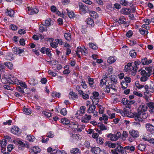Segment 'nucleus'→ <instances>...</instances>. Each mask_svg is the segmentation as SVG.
<instances>
[{"mask_svg": "<svg viewBox=\"0 0 154 154\" xmlns=\"http://www.w3.org/2000/svg\"><path fill=\"white\" fill-rule=\"evenodd\" d=\"M65 12L67 14L69 17L70 18H73L74 17V13L72 11H69V10L67 9L66 10V12Z\"/></svg>", "mask_w": 154, "mask_h": 154, "instance_id": "nucleus-30", "label": "nucleus"}, {"mask_svg": "<svg viewBox=\"0 0 154 154\" xmlns=\"http://www.w3.org/2000/svg\"><path fill=\"white\" fill-rule=\"evenodd\" d=\"M133 32L132 31L130 30L126 33V35L128 37H130L132 35Z\"/></svg>", "mask_w": 154, "mask_h": 154, "instance_id": "nucleus-64", "label": "nucleus"}, {"mask_svg": "<svg viewBox=\"0 0 154 154\" xmlns=\"http://www.w3.org/2000/svg\"><path fill=\"white\" fill-rule=\"evenodd\" d=\"M106 81L105 79H102L100 80V87H103L104 84L106 85Z\"/></svg>", "mask_w": 154, "mask_h": 154, "instance_id": "nucleus-52", "label": "nucleus"}, {"mask_svg": "<svg viewBox=\"0 0 154 154\" xmlns=\"http://www.w3.org/2000/svg\"><path fill=\"white\" fill-rule=\"evenodd\" d=\"M107 137L109 138V139L111 141H116L118 139L116 138L115 134H113L111 133L108 134L107 135Z\"/></svg>", "mask_w": 154, "mask_h": 154, "instance_id": "nucleus-19", "label": "nucleus"}, {"mask_svg": "<svg viewBox=\"0 0 154 154\" xmlns=\"http://www.w3.org/2000/svg\"><path fill=\"white\" fill-rule=\"evenodd\" d=\"M148 109L147 106L144 104H142L137 109L136 112H134L135 120L139 122L143 121V119H146L148 116V114L145 112Z\"/></svg>", "mask_w": 154, "mask_h": 154, "instance_id": "nucleus-1", "label": "nucleus"}, {"mask_svg": "<svg viewBox=\"0 0 154 154\" xmlns=\"http://www.w3.org/2000/svg\"><path fill=\"white\" fill-rule=\"evenodd\" d=\"M60 113L63 116L66 115L67 113V111L66 108H63L60 111Z\"/></svg>", "mask_w": 154, "mask_h": 154, "instance_id": "nucleus-57", "label": "nucleus"}, {"mask_svg": "<svg viewBox=\"0 0 154 154\" xmlns=\"http://www.w3.org/2000/svg\"><path fill=\"white\" fill-rule=\"evenodd\" d=\"M57 41H58V40L55 39L54 42H52L51 43L50 45L51 47L55 48L58 46V44H57Z\"/></svg>", "mask_w": 154, "mask_h": 154, "instance_id": "nucleus-32", "label": "nucleus"}, {"mask_svg": "<svg viewBox=\"0 0 154 154\" xmlns=\"http://www.w3.org/2000/svg\"><path fill=\"white\" fill-rule=\"evenodd\" d=\"M70 152L72 154H80V151L77 148L72 149Z\"/></svg>", "mask_w": 154, "mask_h": 154, "instance_id": "nucleus-26", "label": "nucleus"}, {"mask_svg": "<svg viewBox=\"0 0 154 154\" xmlns=\"http://www.w3.org/2000/svg\"><path fill=\"white\" fill-rule=\"evenodd\" d=\"M70 98H71L73 100L76 99L78 97V96L75 92L73 91L70 92L69 95Z\"/></svg>", "mask_w": 154, "mask_h": 154, "instance_id": "nucleus-17", "label": "nucleus"}, {"mask_svg": "<svg viewBox=\"0 0 154 154\" xmlns=\"http://www.w3.org/2000/svg\"><path fill=\"white\" fill-rule=\"evenodd\" d=\"M125 149L131 151V152L134 151L135 149V147L134 146H127L124 147Z\"/></svg>", "mask_w": 154, "mask_h": 154, "instance_id": "nucleus-42", "label": "nucleus"}, {"mask_svg": "<svg viewBox=\"0 0 154 154\" xmlns=\"http://www.w3.org/2000/svg\"><path fill=\"white\" fill-rule=\"evenodd\" d=\"M102 116L103 117V120L105 121L104 122V123H105L106 124H107V122L106 121H107V120H108V116H106V115H105V114H103V115H102Z\"/></svg>", "mask_w": 154, "mask_h": 154, "instance_id": "nucleus-61", "label": "nucleus"}, {"mask_svg": "<svg viewBox=\"0 0 154 154\" xmlns=\"http://www.w3.org/2000/svg\"><path fill=\"white\" fill-rule=\"evenodd\" d=\"M141 61L143 65H147L152 63V60L146 57H143L141 59Z\"/></svg>", "mask_w": 154, "mask_h": 154, "instance_id": "nucleus-10", "label": "nucleus"}, {"mask_svg": "<svg viewBox=\"0 0 154 154\" xmlns=\"http://www.w3.org/2000/svg\"><path fill=\"white\" fill-rule=\"evenodd\" d=\"M91 151L94 154H99L100 153V149L98 147H94L92 148Z\"/></svg>", "mask_w": 154, "mask_h": 154, "instance_id": "nucleus-20", "label": "nucleus"}, {"mask_svg": "<svg viewBox=\"0 0 154 154\" xmlns=\"http://www.w3.org/2000/svg\"><path fill=\"white\" fill-rule=\"evenodd\" d=\"M69 127L75 129H77L78 126L77 123L75 122H74L70 123Z\"/></svg>", "mask_w": 154, "mask_h": 154, "instance_id": "nucleus-27", "label": "nucleus"}, {"mask_svg": "<svg viewBox=\"0 0 154 154\" xmlns=\"http://www.w3.org/2000/svg\"><path fill=\"white\" fill-rule=\"evenodd\" d=\"M30 152L31 153L35 154H36L37 153H39L40 151V149L38 146H35L33 147L32 149H30Z\"/></svg>", "mask_w": 154, "mask_h": 154, "instance_id": "nucleus-18", "label": "nucleus"}, {"mask_svg": "<svg viewBox=\"0 0 154 154\" xmlns=\"http://www.w3.org/2000/svg\"><path fill=\"white\" fill-rule=\"evenodd\" d=\"M6 141L7 140L5 139H3L2 140V141L1 142V148H3L4 149L5 148V147L7 145Z\"/></svg>", "mask_w": 154, "mask_h": 154, "instance_id": "nucleus-46", "label": "nucleus"}, {"mask_svg": "<svg viewBox=\"0 0 154 154\" xmlns=\"http://www.w3.org/2000/svg\"><path fill=\"white\" fill-rule=\"evenodd\" d=\"M83 48H79V47H78L77 48V50L76 51V53L79 58H81V55H83Z\"/></svg>", "mask_w": 154, "mask_h": 154, "instance_id": "nucleus-15", "label": "nucleus"}, {"mask_svg": "<svg viewBox=\"0 0 154 154\" xmlns=\"http://www.w3.org/2000/svg\"><path fill=\"white\" fill-rule=\"evenodd\" d=\"M85 106H82L80 107V110H79L82 114H84L85 112Z\"/></svg>", "mask_w": 154, "mask_h": 154, "instance_id": "nucleus-55", "label": "nucleus"}, {"mask_svg": "<svg viewBox=\"0 0 154 154\" xmlns=\"http://www.w3.org/2000/svg\"><path fill=\"white\" fill-rule=\"evenodd\" d=\"M96 108V106L94 105L91 104L89 105L88 109L87 110V112L89 113L94 112Z\"/></svg>", "mask_w": 154, "mask_h": 154, "instance_id": "nucleus-16", "label": "nucleus"}, {"mask_svg": "<svg viewBox=\"0 0 154 154\" xmlns=\"http://www.w3.org/2000/svg\"><path fill=\"white\" fill-rule=\"evenodd\" d=\"M147 107H148L149 109V112L151 114L154 113L153 109H154V103L153 102H150L147 103L146 104Z\"/></svg>", "mask_w": 154, "mask_h": 154, "instance_id": "nucleus-12", "label": "nucleus"}, {"mask_svg": "<svg viewBox=\"0 0 154 154\" xmlns=\"http://www.w3.org/2000/svg\"><path fill=\"white\" fill-rule=\"evenodd\" d=\"M110 82H109L108 84L111 89L114 91V92H116V87L115 85L117 83V77L115 75H112L110 77Z\"/></svg>", "mask_w": 154, "mask_h": 154, "instance_id": "nucleus-2", "label": "nucleus"}, {"mask_svg": "<svg viewBox=\"0 0 154 154\" xmlns=\"http://www.w3.org/2000/svg\"><path fill=\"white\" fill-rule=\"evenodd\" d=\"M64 37L68 41H69L71 40V35L69 32L64 33Z\"/></svg>", "mask_w": 154, "mask_h": 154, "instance_id": "nucleus-36", "label": "nucleus"}, {"mask_svg": "<svg viewBox=\"0 0 154 154\" xmlns=\"http://www.w3.org/2000/svg\"><path fill=\"white\" fill-rule=\"evenodd\" d=\"M93 95L94 97L93 98V100H96L97 101V102H98L99 101V99L97 98L99 96V93L97 92L94 91L93 93ZM93 101V100H92Z\"/></svg>", "mask_w": 154, "mask_h": 154, "instance_id": "nucleus-25", "label": "nucleus"}, {"mask_svg": "<svg viewBox=\"0 0 154 154\" xmlns=\"http://www.w3.org/2000/svg\"><path fill=\"white\" fill-rule=\"evenodd\" d=\"M91 116L90 115H88L86 114L82 117L81 119V121L84 123H87L89 120L91 119Z\"/></svg>", "mask_w": 154, "mask_h": 154, "instance_id": "nucleus-13", "label": "nucleus"}, {"mask_svg": "<svg viewBox=\"0 0 154 154\" xmlns=\"http://www.w3.org/2000/svg\"><path fill=\"white\" fill-rule=\"evenodd\" d=\"M114 8L117 9H119L121 8V5L118 3H116L114 4Z\"/></svg>", "mask_w": 154, "mask_h": 154, "instance_id": "nucleus-62", "label": "nucleus"}, {"mask_svg": "<svg viewBox=\"0 0 154 154\" xmlns=\"http://www.w3.org/2000/svg\"><path fill=\"white\" fill-rule=\"evenodd\" d=\"M28 13L30 15L37 14L39 11V10L36 7L32 8H30L28 7Z\"/></svg>", "mask_w": 154, "mask_h": 154, "instance_id": "nucleus-9", "label": "nucleus"}, {"mask_svg": "<svg viewBox=\"0 0 154 154\" xmlns=\"http://www.w3.org/2000/svg\"><path fill=\"white\" fill-rule=\"evenodd\" d=\"M12 58V54L11 53L8 54L6 56V59L7 60H11Z\"/></svg>", "mask_w": 154, "mask_h": 154, "instance_id": "nucleus-58", "label": "nucleus"}, {"mask_svg": "<svg viewBox=\"0 0 154 154\" xmlns=\"http://www.w3.org/2000/svg\"><path fill=\"white\" fill-rule=\"evenodd\" d=\"M130 55L132 57V58H135L136 56V53L135 51L134 50H131L129 53Z\"/></svg>", "mask_w": 154, "mask_h": 154, "instance_id": "nucleus-43", "label": "nucleus"}, {"mask_svg": "<svg viewBox=\"0 0 154 154\" xmlns=\"http://www.w3.org/2000/svg\"><path fill=\"white\" fill-rule=\"evenodd\" d=\"M146 70H142L140 72L141 74L143 76L149 77L152 72V68L151 67H146L145 68Z\"/></svg>", "mask_w": 154, "mask_h": 154, "instance_id": "nucleus-4", "label": "nucleus"}, {"mask_svg": "<svg viewBox=\"0 0 154 154\" xmlns=\"http://www.w3.org/2000/svg\"><path fill=\"white\" fill-rule=\"evenodd\" d=\"M82 95V98L85 100H87L89 98V96L88 94H85L83 92V93L80 94V95Z\"/></svg>", "mask_w": 154, "mask_h": 154, "instance_id": "nucleus-53", "label": "nucleus"}, {"mask_svg": "<svg viewBox=\"0 0 154 154\" xmlns=\"http://www.w3.org/2000/svg\"><path fill=\"white\" fill-rule=\"evenodd\" d=\"M126 18L124 16H122L119 17V19H116V22H118L120 24H126Z\"/></svg>", "mask_w": 154, "mask_h": 154, "instance_id": "nucleus-8", "label": "nucleus"}, {"mask_svg": "<svg viewBox=\"0 0 154 154\" xmlns=\"http://www.w3.org/2000/svg\"><path fill=\"white\" fill-rule=\"evenodd\" d=\"M119 2L121 5L124 6L129 5V3L126 0H119Z\"/></svg>", "mask_w": 154, "mask_h": 154, "instance_id": "nucleus-34", "label": "nucleus"}, {"mask_svg": "<svg viewBox=\"0 0 154 154\" xmlns=\"http://www.w3.org/2000/svg\"><path fill=\"white\" fill-rule=\"evenodd\" d=\"M79 11L82 14H85L89 11V8L86 5L80 3L79 4Z\"/></svg>", "mask_w": 154, "mask_h": 154, "instance_id": "nucleus-3", "label": "nucleus"}, {"mask_svg": "<svg viewBox=\"0 0 154 154\" xmlns=\"http://www.w3.org/2000/svg\"><path fill=\"white\" fill-rule=\"evenodd\" d=\"M51 19H49L45 21V26H50L51 24L50 22Z\"/></svg>", "mask_w": 154, "mask_h": 154, "instance_id": "nucleus-60", "label": "nucleus"}, {"mask_svg": "<svg viewBox=\"0 0 154 154\" xmlns=\"http://www.w3.org/2000/svg\"><path fill=\"white\" fill-rule=\"evenodd\" d=\"M52 97H60V94L57 92H53L51 94Z\"/></svg>", "mask_w": 154, "mask_h": 154, "instance_id": "nucleus-54", "label": "nucleus"}, {"mask_svg": "<svg viewBox=\"0 0 154 154\" xmlns=\"http://www.w3.org/2000/svg\"><path fill=\"white\" fill-rule=\"evenodd\" d=\"M129 133L130 135L135 139L139 137V133L137 131L134 130H132L129 131Z\"/></svg>", "mask_w": 154, "mask_h": 154, "instance_id": "nucleus-6", "label": "nucleus"}, {"mask_svg": "<svg viewBox=\"0 0 154 154\" xmlns=\"http://www.w3.org/2000/svg\"><path fill=\"white\" fill-rule=\"evenodd\" d=\"M86 23L89 25L93 26L94 25V23L93 20L91 18H88L85 21Z\"/></svg>", "mask_w": 154, "mask_h": 154, "instance_id": "nucleus-23", "label": "nucleus"}, {"mask_svg": "<svg viewBox=\"0 0 154 154\" xmlns=\"http://www.w3.org/2000/svg\"><path fill=\"white\" fill-rule=\"evenodd\" d=\"M89 47L94 50H97L98 48V47L97 46L93 43H89Z\"/></svg>", "mask_w": 154, "mask_h": 154, "instance_id": "nucleus-45", "label": "nucleus"}, {"mask_svg": "<svg viewBox=\"0 0 154 154\" xmlns=\"http://www.w3.org/2000/svg\"><path fill=\"white\" fill-rule=\"evenodd\" d=\"M29 84L31 85L35 86L37 84L36 81L33 78H30L29 80Z\"/></svg>", "mask_w": 154, "mask_h": 154, "instance_id": "nucleus-31", "label": "nucleus"}, {"mask_svg": "<svg viewBox=\"0 0 154 154\" xmlns=\"http://www.w3.org/2000/svg\"><path fill=\"white\" fill-rule=\"evenodd\" d=\"M5 13L7 15L10 17H12L14 14V11L11 9H7L5 11Z\"/></svg>", "mask_w": 154, "mask_h": 154, "instance_id": "nucleus-21", "label": "nucleus"}, {"mask_svg": "<svg viewBox=\"0 0 154 154\" xmlns=\"http://www.w3.org/2000/svg\"><path fill=\"white\" fill-rule=\"evenodd\" d=\"M97 126L101 130L103 131L107 129V128L102 123H98Z\"/></svg>", "mask_w": 154, "mask_h": 154, "instance_id": "nucleus-29", "label": "nucleus"}, {"mask_svg": "<svg viewBox=\"0 0 154 154\" xmlns=\"http://www.w3.org/2000/svg\"><path fill=\"white\" fill-rule=\"evenodd\" d=\"M105 144L106 146H108L112 148H115L116 145V143H112L109 141L105 142Z\"/></svg>", "mask_w": 154, "mask_h": 154, "instance_id": "nucleus-22", "label": "nucleus"}, {"mask_svg": "<svg viewBox=\"0 0 154 154\" xmlns=\"http://www.w3.org/2000/svg\"><path fill=\"white\" fill-rule=\"evenodd\" d=\"M61 122L63 124L66 125H68L70 123L69 120L66 118L62 119H61Z\"/></svg>", "mask_w": 154, "mask_h": 154, "instance_id": "nucleus-39", "label": "nucleus"}, {"mask_svg": "<svg viewBox=\"0 0 154 154\" xmlns=\"http://www.w3.org/2000/svg\"><path fill=\"white\" fill-rule=\"evenodd\" d=\"M14 148V145L13 144H9L7 146L8 150L9 152H11Z\"/></svg>", "mask_w": 154, "mask_h": 154, "instance_id": "nucleus-59", "label": "nucleus"}, {"mask_svg": "<svg viewBox=\"0 0 154 154\" xmlns=\"http://www.w3.org/2000/svg\"><path fill=\"white\" fill-rule=\"evenodd\" d=\"M89 14L91 17H92L94 18H96L98 17V15L97 13L94 11L90 12Z\"/></svg>", "mask_w": 154, "mask_h": 154, "instance_id": "nucleus-37", "label": "nucleus"}, {"mask_svg": "<svg viewBox=\"0 0 154 154\" xmlns=\"http://www.w3.org/2000/svg\"><path fill=\"white\" fill-rule=\"evenodd\" d=\"M149 91L151 92L154 91V83H151L149 85Z\"/></svg>", "mask_w": 154, "mask_h": 154, "instance_id": "nucleus-44", "label": "nucleus"}, {"mask_svg": "<svg viewBox=\"0 0 154 154\" xmlns=\"http://www.w3.org/2000/svg\"><path fill=\"white\" fill-rule=\"evenodd\" d=\"M39 31L40 32H42L44 31H46L47 27L46 26L43 25H40L39 26Z\"/></svg>", "mask_w": 154, "mask_h": 154, "instance_id": "nucleus-38", "label": "nucleus"}, {"mask_svg": "<svg viewBox=\"0 0 154 154\" xmlns=\"http://www.w3.org/2000/svg\"><path fill=\"white\" fill-rule=\"evenodd\" d=\"M27 138L30 141H33L35 137L33 135H27Z\"/></svg>", "mask_w": 154, "mask_h": 154, "instance_id": "nucleus-49", "label": "nucleus"}, {"mask_svg": "<svg viewBox=\"0 0 154 154\" xmlns=\"http://www.w3.org/2000/svg\"><path fill=\"white\" fill-rule=\"evenodd\" d=\"M89 85L91 87H93L92 85L94 84V79L91 78L89 77L88 78Z\"/></svg>", "mask_w": 154, "mask_h": 154, "instance_id": "nucleus-50", "label": "nucleus"}, {"mask_svg": "<svg viewBox=\"0 0 154 154\" xmlns=\"http://www.w3.org/2000/svg\"><path fill=\"white\" fill-rule=\"evenodd\" d=\"M138 147L139 149L141 151H143L146 148V146L143 144H140L138 146Z\"/></svg>", "mask_w": 154, "mask_h": 154, "instance_id": "nucleus-41", "label": "nucleus"}, {"mask_svg": "<svg viewBox=\"0 0 154 154\" xmlns=\"http://www.w3.org/2000/svg\"><path fill=\"white\" fill-rule=\"evenodd\" d=\"M11 133L14 134L18 135L21 133L20 130L18 127L14 126L11 130Z\"/></svg>", "mask_w": 154, "mask_h": 154, "instance_id": "nucleus-11", "label": "nucleus"}, {"mask_svg": "<svg viewBox=\"0 0 154 154\" xmlns=\"http://www.w3.org/2000/svg\"><path fill=\"white\" fill-rule=\"evenodd\" d=\"M81 84L84 88L85 89L87 88V85L86 84L85 82L84 79L81 80Z\"/></svg>", "mask_w": 154, "mask_h": 154, "instance_id": "nucleus-51", "label": "nucleus"}, {"mask_svg": "<svg viewBox=\"0 0 154 154\" xmlns=\"http://www.w3.org/2000/svg\"><path fill=\"white\" fill-rule=\"evenodd\" d=\"M139 30L140 32V33L142 35H146L148 33V31L146 30L143 29V28H139Z\"/></svg>", "mask_w": 154, "mask_h": 154, "instance_id": "nucleus-35", "label": "nucleus"}, {"mask_svg": "<svg viewBox=\"0 0 154 154\" xmlns=\"http://www.w3.org/2000/svg\"><path fill=\"white\" fill-rule=\"evenodd\" d=\"M124 149V148H123V147L121 146H118L116 149L117 151L123 154L125 153Z\"/></svg>", "mask_w": 154, "mask_h": 154, "instance_id": "nucleus-24", "label": "nucleus"}, {"mask_svg": "<svg viewBox=\"0 0 154 154\" xmlns=\"http://www.w3.org/2000/svg\"><path fill=\"white\" fill-rule=\"evenodd\" d=\"M4 64L9 69H13V66L12 63L10 62H6Z\"/></svg>", "mask_w": 154, "mask_h": 154, "instance_id": "nucleus-33", "label": "nucleus"}, {"mask_svg": "<svg viewBox=\"0 0 154 154\" xmlns=\"http://www.w3.org/2000/svg\"><path fill=\"white\" fill-rule=\"evenodd\" d=\"M80 87L79 85H77L76 87V89L77 91L78 92V93L79 94H82L83 93V91L82 90H80Z\"/></svg>", "mask_w": 154, "mask_h": 154, "instance_id": "nucleus-63", "label": "nucleus"}, {"mask_svg": "<svg viewBox=\"0 0 154 154\" xmlns=\"http://www.w3.org/2000/svg\"><path fill=\"white\" fill-rule=\"evenodd\" d=\"M116 60V57H109L107 60V62L109 64H111L113 63Z\"/></svg>", "mask_w": 154, "mask_h": 154, "instance_id": "nucleus-28", "label": "nucleus"}, {"mask_svg": "<svg viewBox=\"0 0 154 154\" xmlns=\"http://www.w3.org/2000/svg\"><path fill=\"white\" fill-rule=\"evenodd\" d=\"M106 87L104 88V91L105 92L107 93H109L110 91V88H111L110 86H109V84L108 85H106Z\"/></svg>", "mask_w": 154, "mask_h": 154, "instance_id": "nucleus-48", "label": "nucleus"}, {"mask_svg": "<svg viewBox=\"0 0 154 154\" xmlns=\"http://www.w3.org/2000/svg\"><path fill=\"white\" fill-rule=\"evenodd\" d=\"M130 111H131L130 108L129 107H126L124 109V111L128 117L134 118L135 120L134 112L133 113H132L131 112H129Z\"/></svg>", "mask_w": 154, "mask_h": 154, "instance_id": "nucleus-5", "label": "nucleus"}, {"mask_svg": "<svg viewBox=\"0 0 154 154\" xmlns=\"http://www.w3.org/2000/svg\"><path fill=\"white\" fill-rule=\"evenodd\" d=\"M103 139L102 137H99L97 138V141L98 143L100 144H102L103 143Z\"/></svg>", "mask_w": 154, "mask_h": 154, "instance_id": "nucleus-56", "label": "nucleus"}, {"mask_svg": "<svg viewBox=\"0 0 154 154\" xmlns=\"http://www.w3.org/2000/svg\"><path fill=\"white\" fill-rule=\"evenodd\" d=\"M23 110V112L24 114L29 115L31 113L30 110L29 109L25 107V106L24 107Z\"/></svg>", "mask_w": 154, "mask_h": 154, "instance_id": "nucleus-40", "label": "nucleus"}, {"mask_svg": "<svg viewBox=\"0 0 154 154\" xmlns=\"http://www.w3.org/2000/svg\"><path fill=\"white\" fill-rule=\"evenodd\" d=\"M120 13L124 15H128L130 14L131 10L129 8H123L120 10Z\"/></svg>", "mask_w": 154, "mask_h": 154, "instance_id": "nucleus-7", "label": "nucleus"}, {"mask_svg": "<svg viewBox=\"0 0 154 154\" xmlns=\"http://www.w3.org/2000/svg\"><path fill=\"white\" fill-rule=\"evenodd\" d=\"M121 88L123 89L126 88L128 86V84L126 82H122L121 83Z\"/></svg>", "mask_w": 154, "mask_h": 154, "instance_id": "nucleus-47", "label": "nucleus"}, {"mask_svg": "<svg viewBox=\"0 0 154 154\" xmlns=\"http://www.w3.org/2000/svg\"><path fill=\"white\" fill-rule=\"evenodd\" d=\"M146 128L147 130L151 132L152 134L153 133V131L154 130V127L152 125L150 124L147 123L146 125Z\"/></svg>", "mask_w": 154, "mask_h": 154, "instance_id": "nucleus-14", "label": "nucleus"}]
</instances>
